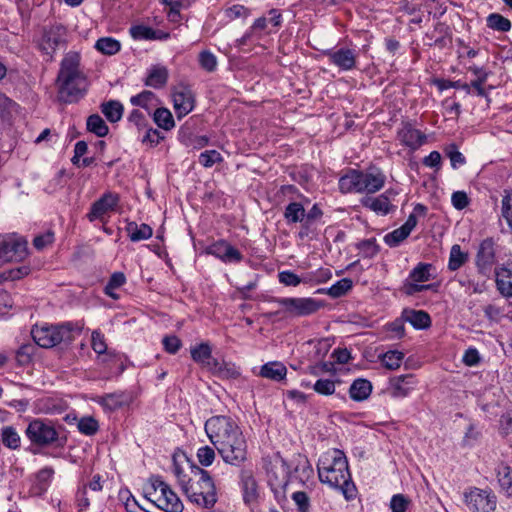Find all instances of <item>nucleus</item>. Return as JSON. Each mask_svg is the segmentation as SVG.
Instances as JSON below:
<instances>
[{"mask_svg":"<svg viewBox=\"0 0 512 512\" xmlns=\"http://www.w3.org/2000/svg\"><path fill=\"white\" fill-rule=\"evenodd\" d=\"M268 25L267 17H260L256 19L249 30H247L245 34L238 39L239 45H246L250 42L262 39L264 32L269 33V31H267Z\"/></svg>","mask_w":512,"mask_h":512,"instance_id":"nucleus-25","label":"nucleus"},{"mask_svg":"<svg viewBox=\"0 0 512 512\" xmlns=\"http://www.w3.org/2000/svg\"><path fill=\"white\" fill-rule=\"evenodd\" d=\"M434 267L430 263H418L409 273L408 278L404 281L402 291L408 296L433 289L434 284H422L423 282L434 279L432 275Z\"/></svg>","mask_w":512,"mask_h":512,"instance_id":"nucleus-10","label":"nucleus"},{"mask_svg":"<svg viewBox=\"0 0 512 512\" xmlns=\"http://www.w3.org/2000/svg\"><path fill=\"white\" fill-rule=\"evenodd\" d=\"M287 374V368L281 362H268L261 367L260 375L264 378L281 381Z\"/></svg>","mask_w":512,"mask_h":512,"instance_id":"nucleus-29","label":"nucleus"},{"mask_svg":"<svg viewBox=\"0 0 512 512\" xmlns=\"http://www.w3.org/2000/svg\"><path fill=\"white\" fill-rule=\"evenodd\" d=\"M447 155L451 161V166L454 169L466 163L464 155L459 150H457L455 145L450 146V149L447 151Z\"/></svg>","mask_w":512,"mask_h":512,"instance_id":"nucleus-64","label":"nucleus"},{"mask_svg":"<svg viewBox=\"0 0 512 512\" xmlns=\"http://www.w3.org/2000/svg\"><path fill=\"white\" fill-rule=\"evenodd\" d=\"M353 286L352 280L349 278H342L329 287L326 293L332 298H338L345 295Z\"/></svg>","mask_w":512,"mask_h":512,"instance_id":"nucleus-43","label":"nucleus"},{"mask_svg":"<svg viewBox=\"0 0 512 512\" xmlns=\"http://www.w3.org/2000/svg\"><path fill=\"white\" fill-rule=\"evenodd\" d=\"M171 488L160 477L154 476L150 478L149 486L146 488L145 497L158 508L159 506H167V501L163 498L167 493L171 492Z\"/></svg>","mask_w":512,"mask_h":512,"instance_id":"nucleus-19","label":"nucleus"},{"mask_svg":"<svg viewBox=\"0 0 512 512\" xmlns=\"http://www.w3.org/2000/svg\"><path fill=\"white\" fill-rule=\"evenodd\" d=\"M403 357L404 354L400 351H388L382 356L381 361L386 368L395 370L400 367Z\"/></svg>","mask_w":512,"mask_h":512,"instance_id":"nucleus-46","label":"nucleus"},{"mask_svg":"<svg viewBox=\"0 0 512 512\" xmlns=\"http://www.w3.org/2000/svg\"><path fill=\"white\" fill-rule=\"evenodd\" d=\"M496 285L501 295L512 297V262H507L496 270Z\"/></svg>","mask_w":512,"mask_h":512,"instance_id":"nucleus-24","label":"nucleus"},{"mask_svg":"<svg viewBox=\"0 0 512 512\" xmlns=\"http://www.w3.org/2000/svg\"><path fill=\"white\" fill-rule=\"evenodd\" d=\"M467 260L468 254L462 251L460 245L454 244L450 250L448 269L450 271H456L461 268Z\"/></svg>","mask_w":512,"mask_h":512,"instance_id":"nucleus-35","label":"nucleus"},{"mask_svg":"<svg viewBox=\"0 0 512 512\" xmlns=\"http://www.w3.org/2000/svg\"><path fill=\"white\" fill-rule=\"evenodd\" d=\"M154 122L164 130H171L175 122L171 112L166 108H157L153 113Z\"/></svg>","mask_w":512,"mask_h":512,"instance_id":"nucleus-36","label":"nucleus"},{"mask_svg":"<svg viewBox=\"0 0 512 512\" xmlns=\"http://www.w3.org/2000/svg\"><path fill=\"white\" fill-rule=\"evenodd\" d=\"M91 347L98 355H111L112 352L108 351L105 336L99 330H94L91 335Z\"/></svg>","mask_w":512,"mask_h":512,"instance_id":"nucleus-44","label":"nucleus"},{"mask_svg":"<svg viewBox=\"0 0 512 512\" xmlns=\"http://www.w3.org/2000/svg\"><path fill=\"white\" fill-rule=\"evenodd\" d=\"M294 463H297L295 466V473H299V478L302 482L307 480L313 473V469L306 457L299 455L295 458Z\"/></svg>","mask_w":512,"mask_h":512,"instance_id":"nucleus-47","label":"nucleus"},{"mask_svg":"<svg viewBox=\"0 0 512 512\" xmlns=\"http://www.w3.org/2000/svg\"><path fill=\"white\" fill-rule=\"evenodd\" d=\"M68 43V31L62 24H53L43 29L38 41L40 51L48 60H53L57 50L65 48Z\"/></svg>","mask_w":512,"mask_h":512,"instance_id":"nucleus-9","label":"nucleus"},{"mask_svg":"<svg viewBox=\"0 0 512 512\" xmlns=\"http://www.w3.org/2000/svg\"><path fill=\"white\" fill-rule=\"evenodd\" d=\"M403 316L416 329H425L431 325L429 314L422 310L404 311Z\"/></svg>","mask_w":512,"mask_h":512,"instance_id":"nucleus-30","label":"nucleus"},{"mask_svg":"<svg viewBox=\"0 0 512 512\" xmlns=\"http://www.w3.org/2000/svg\"><path fill=\"white\" fill-rule=\"evenodd\" d=\"M495 261L494 241L491 238L483 240L477 252V265L487 267Z\"/></svg>","mask_w":512,"mask_h":512,"instance_id":"nucleus-27","label":"nucleus"},{"mask_svg":"<svg viewBox=\"0 0 512 512\" xmlns=\"http://www.w3.org/2000/svg\"><path fill=\"white\" fill-rule=\"evenodd\" d=\"M54 475V469L52 467H44L40 469L36 474V484L40 490L45 491L50 484Z\"/></svg>","mask_w":512,"mask_h":512,"instance_id":"nucleus-50","label":"nucleus"},{"mask_svg":"<svg viewBox=\"0 0 512 512\" xmlns=\"http://www.w3.org/2000/svg\"><path fill=\"white\" fill-rule=\"evenodd\" d=\"M168 79V70L163 66H153L146 78V85L153 88L163 87Z\"/></svg>","mask_w":512,"mask_h":512,"instance_id":"nucleus-31","label":"nucleus"},{"mask_svg":"<svg viewBox=\"0 0 512 512\" xmlns=\"http://www.w3.org/2000/svg\"><path fill=\"white\" fill-rule=\"evenodd\" d=\"M27 254V241L23 239L0 238V264L22 260Z\"/></svg>","mask_w":512,"mask_h":512,"instance_id":"nucleus-14","label":"nucleus"},{"mask_svg":"<svg viewBox=\"0 0 512 512\" xmlns=\"http://www.w3.org/2000/svg\"><path fill=\"white\" fill-rule=\"evenodd\" d=\"M25 434L32 444L40 447L54 444L63 446L66 442V438L59 436V432L51 421L40 418L28 424Z\"/></svg>","mask_w":512,"mask_h":512,"instance_id":"nucleus-8","label":"nucleus"},{"mask_svg":"<svg viewBox=\"0 0 512 512\" xmlns=\"http://www.w3.org/2000/svg\"><path fill=\"white\" fill-rule=\"evenodd\" d=\"M275 302L291 316H308L321 308V303L313 298H277Z\"/></svg>","mask_w":512,"mask_h":512,"instance_id":"nucleus-12","label":"nucleus"},{"mask_svg":"<svg viewBox=\"0 0 512 512\" xmlns=\"http://www.w3.org/2000/svg\"><path fill=\"white\" fill-rule=\"evenodd\" d=\"M279 282L284 284L285 286H293L296 287L301 283L300 277L292 271H282L278 275Z\"/></svg>","mask_w":512,"mask_h":512,"instance_id":"nucleus-63","label":"nucleus"},{"mask_svg":"<svg viewBox=\"0 0 512 512\" xmlns=\"http://www.w3.org/2000/svg\"><path fill=\"white\" fill-rule=\"evenodd\" d=\"M317 469L322 483L339 489L347 500L355 497L356 487L351 480L347 458L341 450L324 452L318 460Z\"/></svg>","mask_w":512,"mask_h":512,"instance_id":"nucleus-3","label":"nucleus"},{"mask_svg":"<svg viewBox=\"0 0 512 512\" xmlns=\"http://www.w3.org/2000/svg\"><path fill=\"white\" fill-rule=\"evenodd\" d=\"M58 97L65 103L77 102L87 92L88 80L81 68V55L77 51L67 52L60 63L56 79Z\"/></svg>","mask_w":512,"mask_h":512,"instance_id":"nucleus-2","label":"nucleus"},{"mask_svg":"<svg viewBox=\"0 0 512 512\" xmlns=\"http://www.w3.org/2000/svg\"><path fill=\"white\" fill-rule=\"evenodd\" d=\"M205 431L225 463L240 467L248 459L246 439L230 417L209 418L205 423Z\"/></svg>","mask_w":512,"mask_h":512,"instance_id":"nucleus-1","label":"nucleus"},{"mask_svg":"<svg viewBox=\"0 0 512 512\" xmlns=\"http://www.w3.org/2000/svg\"><path fill=\"white\" fill-rule=\"evenodd\" d=\"M156 100V96L153 92L145 90L135 96H132L130 102L134 106H140L144 108L148 114H150V105Z\"/></svg>","mask_w":512,"mask_h":512,"instance_id":"nucleus-42","label":"nucleus"},{"mask_svg":"<svg viewBox=\"0 0 512 512\" xmlns=\"http://www.w3.org/2000/svg\"><path fill=\"white\" fill-rule=\"evenodd\" d=\"M417 225V218L415 213L408 216L406 222L399 228L388 233L384 237L385 243L390 247L398 246L403 240H405L411 233V231Z\"/></svg>","mask_w":512,"mask_h":512,"instance_id":"nucleus-20","label":"nucleus"},{"mask_svg":"<svg viewBox=\"0 0 512 512\" xmlns=\"http://www.w3.org/2000/svg\"><path fill=\"white\" fill-rule=\"evenodd\" d=\"M95 48L105 55H114L120 50L121 44L112 37H103L96 41Z\"/></svg>","mask_w":512,"mask_h":512,"instance_id":"nucleus-40","label":"nucleus"},{"mask_svg":"<svg viewBox=\"0 0 512 512\" xmlns=\"http://www.w3.org/2000/svg\"><path fill=\"white\" fill-rule=\"evenodd\" d=\"M222 160L221 154L216 150H207L199 155V163L206 168L212 167Z\"/></svg>","mask_w":512,"mask_h":512,"instance_id":"nucleus-52","label":"nucleus"},{"mask_svg":"<svg viewBox=\"0 0 512 512\" xmlns=\"http://www.w3.org/2000/svg\"><path fill=\"white\" fill-rule=\"evenodd\" d=\"M87 129L98 137L106 136L109 131L105 121L98 114H93L88 117Z\"/></svg>","mask_w":512,"mask_h":512,"instance_id":"nucleus-41","label":"nucleus"},{"mask_svg":"<svg viewBox=\"0 0 512 512\" xmlns=\"http://www.w3.org/2000/svg\"><path fill=\"white\" fill-rule=\"evenodd\" d=\"M78 430L85 435L92 436L97 433L99 424L93 417H83L78 421Z\"/></svg>","mask_w":512,"mask_h":512,"instance_id":"nucleus-48","label":"nucleus"},{"mask_svg":"<svg viewBox=\"0 0 512 512\" xmlns=\"http://www.w3.org/2000/svg\"><path fill=\"white\" fill-rule=\"evenodd\" d=\"M239 477L244 502L247 504L254 502L258 498V485L253 471L249 468H243Z\"/></svg>","mask_w":512,"mask_h":512,"instance_id":"nucleus-21","label":"nucleus"},{"mask_svg":"<svg viewBox=\"0 0 512 512\" xmlns=\"http://www.w3.org/2000/svg\"><path fill=\"white\" fill-rule=\"evenodd\" d=\"M298 512H310V498L303 491L294 492L291 496Z\"/></svg>","mask_w":512,"mask_h":512,"instance_id":"nucleus-54","label":"nucleus"},{"mask_svg":"<svg viewBox=\"0 0 512 512\" xmlns=\"http://www.w3.org/2000/svg\"><path fill=\"white\" fill-rule=\"evenodd\" d=\"M265 462L268 485L278 500L285 499L289 483V466L278 453Z\"/></svg>","mask_w":512,"mask_h":512,"instance_id":"nucleus-7","label":"nucleus"},{"mask_svg":"<svg viewBox=\"0 0 512 512\" xmlns=\"http://www.w3.org/2000/svg\"><path fill=\"white\" fill-rule=\"evenodd\" d=\"M119 195L113 192H105L97 201H95L87 218L90 222L100 220L104 222V217L114 211L119 203Z\"/></svg>","mask_w":512,"mask_h":512,"instance_id":"nucleus-13","label":"nucleus"},{"mask_svg":"<svg viewBox=\"0 0 512 512\" xmlns=\"http://www.w3.org/2000/svg\"><path fill=\"white\" fill-rule=\"evenodd\" d=\"M501 214L509 227L512 229V192L506 193L503 196Z\"/></svg>","mask_w":512,"mask_h":512,"instance_id":"nucleus-57","label":"nucleus"},{"mask_svg":"<svg viewBox=\"0 0 512 512\" xmlns=\"http://www.w3.org/2000/svg\"><path fill=\"white\" fill-rule=\"evenodd\" d=\"M125 231L132 242H139L149 239L152 234V228L147 224L138 225L136 222H128Z\"/></svg>","mask_w":512,"mask_h":512,"instance_id":"nucleus-28","label":"nucleus"},{"mask_svg":"<svg viewBox=\"0 0 512 512\" xmlns=\"http://www.w3.org/2000/svg\"><path fill=\"white\" fill-rule=\"evenodd\" d=\"M1 441L5 447L12 450L19 449L21 445L20 435L12 426H4L1 429Z\"/></svg>","mask_w":512,"mask_h":512,"instance_id":"nucleus-34","label":"nucleus"},{"mask_svg":"<svg viewBox=\"0 0 512 512\" xmlns=\"http://www.w3.org/2000/svg\"><path fill=\"white\" fill-rule=\"evenodd\" d=\"M214 365L216 367V371L221 377L237 378L240 376L239 370L233 365H229L227 363L220 364L217 361H214Z\"/></svg>","mask_w":512,"mask_h":512,"instance_id":"nucleus-59","label":"nucleus"},{"mask_svg":"<svg viewBox=\"0 0 512 512\" xmlns=\"http://www.w3.org/2000/svg\"><path fill=\"white\" fill-rule=\"evenodd\" d=\"M130 33L134 39H154L155 38V31L147 26L144 25H137L133 26L130 29Z\"/></svg>","mask_w":512,"mask_h":512,"instance_id":"nucleus-56","label":"nucleus"},{"mask_svg":"<svg viewBox=\"0 0 512 512\" xmlns=\"http://www.w3.org/2000/svg\"><path fill=\"white\" fill-rule=\"evenodd\" d=\"M250 14L249 10L243 5H233L225 10V16L229 20L237 18H246Z\"/></svg>","mask_w":512,"mask_h":512,"instance_id":"nucleus-61","label":"nucleus"},{"mask_svg":"<svg viewBox=\"0 0 512 512\" xmlns=\"http://www.w3.org/2000/svg\"><path fill=\"white\" fill-rule=\"evenodd\" d=\"M163 498L168 502V507L159 506V509L164 510L166 512H182L183 504L179 497L173 491L167 493Z\"/></svg>","mask_w":512,"mask_h":512,"instance_id":"nucleus-51","label":"nucleus"},{"mask_svg":"<svg viewBox=\"0 0 512 512\" xmlns=\"http://www.w3.org/2000/svg\"><path fill=\"white\" fill-rule=\"evenodd\" d=\"M433 84L435 86H437V88L440 91H444V90L453 88V89H462L467 94L470 93V85H468L467 83H461L460 81H451V80H446V79H434Z\"/></svg>","mask_w":512,"mask_h":512,"instance_id":"nucleus-49","label":"nucleus"},{"mask_svg":"<svg viewBox=\"0 0 512 512\" xmlns=\"http://www.w3.org/2000/svg\"><path fill=\"white\" fill-rule=\"evenodd\" d=\"M197 458L202 466H210L215 459V451L210 446L200 447L197 451Z\"/></svg>","mask_w":512,"mask_h":512,"instance_id":"nucleus-55","label":"nucleus"},{"mask_svg":"<svg viewBox=\"0 0 512 512\" xmlns=\"http://www.w3.org/2000/svg\"><path fill=\"white\" fill-rule=\"evenodd\" d=\"M409 504L410 500L407 496L403 494H395L392 496L390 501L391 512H406Z\"/></svg>","mask_w":512,"mask_h":512,"instance_id":"nucleus-53","label":"nucleus"},{"mask_svg":"<svg viewBox=\"0 0 512 512\" xmlns=\"http://www.w3.org/2000/svg\"><path fill=\"white\" fill-rule=\"evenodd\" d=\"M123 105L116 100H110L101 105V111L110 122H117L122 118Z\"/></svg>","mask_w":512,"mask_h":512,"instance_id":"nucleus-32","label":"nucleus"},{"mask_svg":"<svg viewBox=\"0 0 512 512\" xmlns=\"http://www.w3.org/2000/svg\"><path fill=\"white\" fill-rule=\"evenodd\" d=\"M385 181V175L379 170L365 172L351 169L339 179V189L345 194H373L384 187Z\"/></svg>","mask_w":512,"mask_h":512,"instance_id":"nucleus-5","label":"nucleus"},{"mask_svg":"<svg viewBox=\"0 0 512 512\" xmlns=\"http://www.w3.org/2000/svg\"><path fill=\"white\" fill-rule=\"evenodd\" d=\"M198 62L200 67L209 73L214 72L218 64L216 56L208 50L199 53Z\"/></svg>","mask_w":512,"mask_h":512,"instance_id":"nucleus-45","label":"nucleus"},{"mask_svg":"<svg viewBox=\"0 0 512 512\" xmlns=\"http://www.w3.org/2000/svg\"><path fill=\"white\" fill-rule=\"evenodd\" d=\"M83 325L79 322H65L57 325H35L31 335L37 345L43 348L71 344L80 335Z\"/></svg>","mask_w":512,"mask_h":512,"instance_id":"nucleus-4","label":"nucleus"},{"mask_svg":"<svg viewBox=\"0 0 512 512\" xmlns=\"http://www.w3.org/2000/svg\"><path fill=\"white\" fill-rule=\"evenodd\" d=\"M99 403L109 410H116L124 404L118 394H106L100 398Z\"/></svg>","mask_w":512,"mask_h":512,"instance_id":"nucleus-60","label":"nucleus"},{"mask_svg":"<svg viewBox=\"0 0 512 512\" xmlns=\"http://www.w3.org/2000/svg\"><path fill=\"white\" fill-rule=\"evenodd\" d=\"M372 393V384L364 378L355 379L349 388V396L352 400L361 402L366 400Z\"/></svg>","mask_w":512,"mask_h":512,"instance_id":"nucleus-26","label":"nucleus"},{"mask_svg":"<svg viewBox=\"0 0 512 512\" xmlns=\"http://www.w3.org/2000/svg\"><path fill=\"white\" fill-rule=\"evenodd\" d=\"M498 483L502 491L507 496H512V470L506 465H498L497 469Z\"/></svg>","mask_w":512,"mask_h":512,"instance_id":"nucleus-33","label":"nucleus"},{"mask_svg":"<svg viewBox=\"0 0 512 512\" xmlns=\"http://www.w3.org/2000/svg\"><path fill=\"white\" fill-rule=\"evenodd\" d=\"M411 374L400 375L390 379L388 393L392 398H404L409 395L415 382Z\"/></svg>","mask_w":512,"mask_h":512,"instance_id":"nucleus-22","label":"nucleus"},{"mask_svg":"<svg viewBox=\"0 0 512 512\" xmlns=\"http://www.w3.org/2000/svg\"><path fill=\"white\" fill-rule=\"evenodd\" d=\"M325 55L329 62L341 71H351L356 67L357 55L352 49L342 47L337 50H327Z\"/></svg>","mask_w":512,"mask_h":512,"instance_id":"nucleus-16","label":"nucleus"},{"mask_svg":"<svg viewBox=\"0 0 512 512\" xmlns=\"http://www.w3.org/2000/svg\"><path fill=\"white\" fill-rule=\"evenodd\" d=\"M191 357L194 361L205 364L207 366L211 365V362L215 361L211 356V348L208 344L202 343L191 349Z\"/></svg>","mask_w":512,"mask_h":512,"instance_id":"nucleus-39","label":"nucleus"},{"mask_svg":"<svg viewBox=\"0 0 512 512\" xmlns=\"http://www.w3.org/2000/svg\"><path fill=\"white\" fill-rule=\"evenodd\" d=\"M464 501L473 512H494L497 506V497L491 490L477 487L464 492Z\"/></svg>","mask_w":512,"mask_h":512,"instance_id":"nucleus-11","label":"nucleus"},{"mask_svg":"<svg viewBox=\"0 0 512 512\" xmlns=\"http://www.w3.org/2000/svg\"><path fill=\"white\" fill-rule=\"evenodd\" d=\"M389 194L390 191H386L377 197L366 196L361 199L363 207L375 212L378 215H387L394 206L391 204Z\"/></svg>","mask_w":512,"mask_h":512,"instance_id":"nucleus-23","label":"nucleus"},{"mask_svg":"<svg viewBox=\"0 0 512 512\" xmlns=\"http://www.w3.org/2000/svg\"><path fill=\"white\" fill-rule=\"evenodd\" d=\"M313 389L321 395H332L335 392V383L330 379H319L313 385Z\"/></svg>","mask_w":512,"mask_h":512,"instance_id":"nucleus-58","label":"nucleus"},{"mask_svg":"<svg viewBox=\"0 0 512 512\" xmlns=\"http://www.w3.org/2000/svg\"><path fill=\"white\" fill-rule=\"evenodd\" d=\"M284 218L288 223H298L305 218V209L301 203L291 202L284 211Z\"/></svg>","mask_w":512,"mask_h":512,"instance_id":"nucleus-37","label":"nucleus"},{"mask_svg":"<svg viewBox=\"0 0 512 512\" xmlns=\"http://www.w3.org/2000/svg\"><path fill=\"white\" fill-rule=\"evenodd\" d=\"M487 27L499 32H508L511 29V21L498 13L490 14L487 19Z\"/></svg>","mask_w":512,"mask_h":512,"instance_id":"nucleus-38","label":"nucleus"},{"mask_svg":"<svg viewBox=\"0 0 512 512\" xmlns=\"http://www.w3.org/2000/svg\"><path fill=\"white\" fill-rule=\"evenodd\" d=\"M174 109L178 118L186 116L194 108V95L185 85L178 86L173 92Z\"/></svg>","mask_w":512,"mask_h":512,"instance_id":"nucleus-18","label":"nucleus"},{"mask_svg":"<svg viewBox=\"0 0 512 512\" xmlns=\"http://www.w3.org/2000/svg\"><path fill=\"white\" fill-rule=\"evenodd\" d=\"M128 120L134 124L139 130L146 129L148 125L147 117L138 109L131 111Z\"/></svg>","mask_w":512,"mask_h":512,"instance_id":"nucleus-62","label":"nucleus"},{"mask_svg":"<svg viewBox=\"0 0 512 512\" xmlns=\"http://www.w3.org/2000/svg\"><path fill=\"white\" fill-rule=\"evenodd\" d=\"M206 253L209 255H213L226 263H238L241 262L243 259V256L240 253V251L234 248L225 240H219L209 245L206 248Z\"/></svg>","mask_w":512,"mask_h":512,"instance_id":"nucleus-17","label":"nucleus"},{"mask_svg":"<svg viewBox=\"0 0 512 512\" xmlns=\"http://www.w3.org/2000/svg\"><path fill=\"white\" fill-rule=\"evenodd\" d=\"M397 138L402 145L412 151L419 149L427 140V136L414 128L410 122H402L401 127L397 131Z\"/></svg>","mask_w":512,"mask_h":512,"instance_id":"nucleus-15","label":"nucleus"},{"mask_svg":"<svg viewBox=\"0 0 512 512\" xmlns=\"http://www.w3.org/2000/svg\"><path fill=\"white\" fill-rule=\"evenodd\" d=\"M196 481L185 486L184 494L191 503L201 508H211L217 502V493L214 482L206 470L197 468Z\"/></svg>","mask_w":512,"mask_h":512,"instance_id":"nucleus-6","label":"nucleus"}]
</instances>
